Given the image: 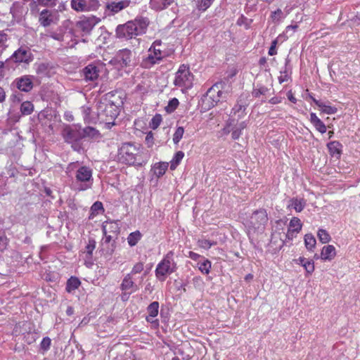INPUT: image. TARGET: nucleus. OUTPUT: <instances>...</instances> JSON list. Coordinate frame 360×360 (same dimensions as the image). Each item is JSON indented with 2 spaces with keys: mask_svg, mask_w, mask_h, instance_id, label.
<instances>
[{
  "mask_svg": "<svg viewBox=\"0 0 360 360\" xmlns=\"http://www.w3.org/2000/svg\"><path fill=\"white\" fill-rule=\"evenodd\" d=\"M247 127V123L245 121H243L240 123L238 124V125L236 127L238 129H240L241 131L243 129H244L245 128H246Z\"/></svg>",
  "mask_w": 360,
  "mask_h": 360,
  "instance_id": "64",
  "label": "nucleus"
},
{
  "mask_svg": "<svg viewBox=\"0 0 360 360\" xmlns=\"http://www.w3.org/2000/svg\"><path fill=\"white\" fill-rule=\"evenodd\" d=\"M268 221L266 210L259 209L252 212L249 219V226L255 230H263Z\"/></svg>",
  "mask_w": 360,
  "mask_h": 360,
  "instance_id": "8",
  "label": "nucleus"
},
{
  "mask_svg": "<svg viewBox=\"0 0 360 360\" xmlns=\"http://www.w3.org/2000/svg\"><path fill=\"white\" fill-rule=\"evenodd\" d=\"M320 110L327 115H333L337 112V108L326 103H322L319 105Z\"/></svg>",
  "mask_w": 360,
  "mask_h": 360,
  "instance_id": "39",
  "label": "nucleus"
},
{
  "mask_svg": "<svg viewBox=\"0 0 360 360\" xmlns=\"http://www.w3.org/2000/svg\"><path fill=\"white\" fill-rule=\"evenodd\" d=\"M184 134V129L182 127H179L176 128L174 134H173V142L175 144H178L180 140L182 139L183 135Z\"/></svg>",
  "mask_w": 360,
  "mask_h": 360,
  "instance_id": "41",
  "label": "nucleus"
},
{
  "mask_svg": "<svg viewBox=\"0 0 360 360\" xmlns=\"http://www.w3.org/2000/svg\"><path fill=\"white\" fill-rule=\"evenodd\" d=\"M51 343V340L49 337L44 338L40 344L41 349L44 351H47L50 348Z\"/></svg>",
  "mask_w": 360,
  "mask_h": 360,
  "instance_id": "50",
  "label": "nucleus"
},
{
  "mask_svg": "<svg viewBox=\"0 0 360 360\" xmlns=\"http://www.w3.org/2000/svg\"><path fill=\"white\" fill-rule=\"evenodd\" d=\"M83 75L86 80L94 81L99 75L98 68L93 64H89L83 69Z\"/></svg>",
  "mask_w": 360,
  "mask_h": 360,
  "instance_id": "18",
  "label": "nucleus"
},
{
  "mask_svg": "<svg viewBox=\"0 0 360 360\" xmlns=\"http://www.w3.org/2000/svg\"><path fill=\"white\" fill-rule=\"evenodd\" d=\"M8 240L5 235H0V251H3L7 247Z\"/></svg>",
  "mask_w": 360,
  "mask_h": 360,
  "instance_id": "52",
  "label": "nucleus"
},
{
  "mask_svg": "<svg viewBox=\"0 0 360 360\" xmlns=\"http://www.w3.org/2000/svg\"><path fill=\"white\" fill-rule=\"evenodd\" d=\"M193 81V75L189 68L185 65H181L176 72L174 84L176 86L189 89L192 86Z\"/></svg>",
  "mask_w": 360,
  "mask_h": 360,
  "instance_id": "7",
  "label": "nucleus"
},
{
  "mask_svg": "<svg viewBox=\"0 0 360 360\" xmlns=\"http://www.w3.org/2000/svg\"><path fill=\"white\" fill-rule=\"evenodd\" d=\"M69 168L75 169V184L77 190L84 191L92 187L94 183L93 171L87 166H78L77 163L70 164Z\"/></svg>",
  "mask_w": 360,
  "mask_h": 360,
  "instance_id": "2",
  "label": "nucleus"
},
{
  "mask_svg": "<svg viewBox=\"0 0 360 360\" xmlns=\"http://www.w3.org/2000/svg\"><path fill=\"white\" fill-rule=\"evenodd\" d=\"M99 22L98 18L95 16L81 18L76 23V27L83 32V35L89 34Z\"/></svg>",
  "mask_w": 360,
  "mask_h": 360,
  "instance_id": "12",
  "label": "nucleus"
},
{
  "mask_svg": "<svg viewBox=\"0 0 360 360\" xmlns=\"http://www.w3.org/2000/svg\"><path fill=\"white\" fill-rule=\"evenodd\" d=\"M294 262L304 268L306 276L311 275L314 271V263L312 260H309L304 257H300L297 259H294Z\"/></svg>",
  "mask_w": 360,
  "mask_h": 360,
  "instance_id": "20",
  "label": "nucleus"
},
{
  "mask_svg": "<svg viewBox=\"0 0 360 360\" xmlns=\"http://www.w3.org/2000/svg\"><path fill=\"white\" fill-rule=\"evenodd\" d=\"M65 141L74 143L82 139V128L77 125L66 126L62 132Z\"/></svg>",
  "mask_w": 360,
  "mask_h": 360,
  "instance_id": "9",
  "label": "nucleus"
},
{
  "mask_svg": "<svg viewBox=\"0 0 360 360\" xmlns=\"http://www.w3.org/2000/svg\"><path fill=\"white\" fill-rule=\"evenodd\" d=\"M307 205V200L303 198L294 197L289 200L288 209H293L297 212H301Z\"/></svg>",
  "mask_w": 360,
  "mask_h": 360,
  "instance_id": "17",
  "label": "nucleus"
},
{
  "mask_svg": "<svg viewBox=\"0 0 360 360\" xmlns=\"http://www.w3.org/2000/svg\"><path fill=\"white\" fill-rule=\"evenodd\" d=\"M148 25L146 18H136L134 21H128L124 25H120L116 28V36L118 38L127 39L134 38L143 32Z\"/></svg>",
  "mask_w": 360,
  "mask_h": 360,
  "instance_id": "1",
  "label": "nucleus"
},
{
  "mask_svg": "<svg viewBox=\"0 0 360 360\" xmlns=\"http://www.w3.org/2000/svg\"><path fill=\"white\" fill-rule=\"evenodd\" d=\"M8 37L4 31H0V49H5L8 45Z\"/></svg>",
  "mask_w": 360,
  "mask_h": 360,
  "instance_id": "46",
  "label": "nucleus"
},
{
  "mask_svg": "<svg viewBox=\"0 0 360 360\" xmlns=\"http://www.w3.org/2000/svg\"><path fill=\"white\" fill-rule=\"evenodd\" d=\"M55 20L54 13L50 10L44 9L39 14V22L43 27L50 26L55 22Z\"/></svg>",
  "mask_w": 360,
  "mask_h": 360,
  "instance_id": "14",
  "label": "nucleus"
},
{
  "mask_svg": "<svg viewBox=\"0 0 360 360\" xmlns=\"http://www.w3.org/2000/svg\"><path fill=\"white\" fill-rule=\"evenodd\" d=\"M276 44H277V40L276 39L274 40L271 42V46L269 48V54L270 56H274V55L276 54Z\"/></svg>",
  "mask_w": 360,
  "mask_h": 360,
  "instance_id": "57",
  "label": "nucleus"
},
{
  "mask_svg": "<svg viewBox=\"0 0 360 360\" xmlns=\"http://www.w3.org/2000/svg\"><path fill=\"white\" fill-rule=\"evenodd\" d=\"M99 6L98 0H71L72 8L77 12L96 11Z\"/></svg>",
  "mask_w": 360,
  "mask_h": 360,
  "instance_id": "10",
  "label": "nucleus"
},
{
  "mask_svg": "<svg viewBox=\"0 0 360 360\" xmlns=\"http://www.w3.org/2000/svg\"><path fill=\"white\" fill-rule=\"evenodd\" d=\"M162 117L159 114H157L155 115L151 120L150 122V127L152 128L153 129H157L160 123L162 122Z\"/></svg>",
  "mask_w": 360,
  "mask_h": 360,
  "instance_id": "45",
  "label": "nucleus"
},
{
  "mask_svg": "<svg viewBox=\"0 0 360 360\" xmlns=\"http://www.w3.org/2000/svg\"><path fill=\"white\" fill-rule=\"evenodd\" d=\"M173 257L174 252L172 251H169L164 257L162 260H161V262L157 265L155 276L158 280L164 281L167 275L175 271L176 265Z\"/></svg>",
  "mask_w": 360,
  "mask_h": 360,
  "instance_id": "5",
  "label": "nucleus"
},
{
  "mask_svg": "<svg viewBox=\"0 0 360 360\" xmlns=\"http://www.w3.org/2000/svg\"><path fill=\"white\" fill-rule=\"evenodd\" d=\"M174 0H150V6L157 11L163 10L170 6Z\"/></svg>",
  "mask_w": 360,
  "mask_h": 360,
  "instance_id": "25",
  "label": "nucleus"
},
{
  "mask_svg": "<svg viewBox=\"0 0 360 360\" xmlns=\"http://www.w3.org/2000/svg\"><path fill=\"white\" fill-rule=\"evenodd\" d=\"M34 110V105L30 101H25L20 105V111L22 115H29Z\"/></svg>",
  "mask_w": 360,
  "mask_h": 360,
  "instance_id": "36",
  "label": "nucleus"
},
{
  "mask_svg": "<svg viewBox=\"0 0 360 360\" xmlns=\"http://www.w3.org/2000/svg\"><path fill=\"white\" fill-rule=\"evenodd\" d=\"M107 225V232H113L115 233H117L119 232V226L117 223L116 222H110L106 223Z\"/></svg>",
  "mask_w": 360,
  "mask_h": 360,
  "instance_id": "49",
  "label": "nucleus"
},
{
  "mask_svg": "<svg viewBox=\"0 0 360 360\" xmlns=\"http://www.w3.org/2000/svg\"><path fill=\"white\" fill-rule=\"evenodd\" d=\"M91 210L93 212H98L99 211H103V206L102 202L97 201L94 202L91 207Z\"/></svg>",
  "mask_w": 360,
  "mask_h": 360,
  "instance_id": "54",
  "label": "nucleus"
},
{
  "mask_svg": "<svg viewBox=\"0 0 360 360\" xmlns=\"http://www.w3.org/2000/svg\"><path fill=\"white\" fill-rule=\"evenodd\" d=\"M296 233L294 232L293 231H290V229H288V232L286 233V237L288 238V239H292L293 237L295 236V234Z\"/></svg>",
  "mask_w": 360,
  "mask_h": 360,
  "instance_id": "63",
  "label": "nucleus"
},
{
  "mask_svg": "<svg viewBox=\"0 0 360 360\" xmlns=\"http://www.w3.org/2000/svg\"><path fill=\"white\" fill-rule=\"evenodd\" d=\"M278 80L280 83H283L288 80V73L285 70L281 72V75L278 77Z\"/></svg>",
  "mask_w": 360,
  "mask_h": 360,
  "instance_id": "59",
  "label": "nucleus"
},
{
  "mask_svg": "<svg viewBox=\"0 0 360 360\" xmlns=\"http://www.w3.org/2000/svg\"><path fill=\"white\" fill-rule=\"evenodd\" d=\"M179 103L178 99L176 98H173L169 101L168 105L166 106V111L168 112H172L174 111L176 108L178 107Z\"/></svg>",
  "mask_w": 360,
  "mask_h": 360,
  "instance_id": "44",
  "label": "nucleus"
},
{
  "mask_svg": "<svg viewBox=\"0 0 360 360\" xmlns=\"http://www.w3.org/2000/svg\"><path fill=\"white\" fill-rule=\"evenodd\" d=\"M283 11L281 9H277L274 12H272L271 18L274 22L278 21L281 18Z\"/></svg>",
  "mask_w": 360,
  "mask_h": 360,
  "instance_id": "51",
  "label": "nucleus"
},
{
  "mask_svg": "<svg viewBox=\"0 0 360 360\" xmlns=\"http://www.w3.org/2000/svg\"><path fill=\"white\" fill-rule=\"evenodd\" d=\"M11 58L15 63H29L32 59V54L27 47H20L15 51Z\"/></svg>",
  "mask_w": 360,
  "mask_h": 360,
  "instance_id": "13",
  "label": "nucleus"
},
{
  "mask_svg": "<svg viewBox=\"0 0 360 360\" xmlns=\"http://www.w3.org/2000/svg\"><path fill=\"white\" fill-rule=\"evenodd\" d=\"M316 243V239L312 234L308 233L304 236V244L308 250L313 251Z\"/></svg>",
  "mask_w": 360,
  "mask_h": 360,
  "instance_id": "33",
  "label": "nucleus"
},
{
  "mask_svg": "<svg viewBox=\"0 0 360 360\" xmlns=\"http://www.w3.org/2000/svg\"><path fill=\"white\" fill-rule=\"evenodd\" d=\"M82 139H98L101 138V134L98 130L91 127H87L82 129Z\"/></svg>",
  "mask_w": 360,
  "mask_h": 360,
  "instance_id": "24",
  "label": "nucleus"
},
{
  "mask_svg": "<svg viewBox=\"0 0 360 360\" xmlns=\"http://www.w3.org/2000/svg\"><path fill=\"white\" fill-rule=\"evenodd\" d=\"M241 131H242L240 129H238L237 127H236L231 134L232 139L234 140L239 139L241 135Z\"/></svg>",
  "mask_w": 360,
  "mask_h": 360,
  "instance_id": "58",
  "label": "nucleus"
},
{
  "mask_svg": "<svg viewBox=\"0 0 360 360\" xmlns=\"http://www.w3.org/2000/svg\"><path fill=\"white\" fill-rule=\"evenodd\" d=\"M302 227V224L300 219L297 217H292L289 223L288 229L293 231L296 233H299Z\"/></svg>",
  "mask_w": 360,
  "mask_h": 360,
  "instance_id": "29",
  "label": "nucleus"
},
{
  "mask_svg": "<svg viewBox=\"0 0 360 360\" xmlns=\"http://www.w3.org/2000/svg\"><path fill=\"white\" fill-rule=\"evenodd\" d=\"M81 284L80 281L77 278L72 276L69 278L66 283V291L68 292H72L75 290L77 289Z\"/></svg>",
  "mask_w": 360,
  "mask_h": 360,
  "instance_id": "27",
  "label": "nucleus"
},
{
  "mask_svg": "<svg viewBox=\"0 0 360 360\" xmlns=\"http://www.w3.org/2000/svg\"><path fill=\"white\" fill-rule=\"evenodd\" d=\"M287 97L290 101H291L293 103H295L297 102V99L293 96V94L292 91H288L287 93Z\"/></svg>",
  "mask_w": 360,
  "mask_h": 360,
  "instance_id": "60",
  "label": "nucleus"
},
{
  "mask_svg": "<svg viewBox=\"0 0 360 360\" xmlns=\"http://www.w3.org/2000/svg\"><path fill=\"white\" fill-rule=\"evenodd\" d=\"M168 168L167 162H159L154 166V173L158 177L163 176Z\"/></svg>",
  "mask_w": 360,
  "mask_h": 360,
  "instance_id": "30",
  "label": "nucleus"
},
{
  "mask_svg": "<svg viewBox=\"0 0 360 360\" xmlns=\"http://www.w3.org/2000/svg\"><path fill=\"white\" fill-rule=\"evenodd\" d=\"M245 107L243 104L237 103L233 108L231 112V116H234L237 115L238 120L241 119L245 115Z\"/></svg>",
  "mask_w": 360,
  "mask_h": 360,
  "instance_id": "28",
  "label": "nucleus"
},
{
  "mask_svg": "<svg viewBox=\"0 0 360 360\" xmlns=\"http://www.w3.org/2000/svg\"><path fill=\"white\" fill-rule=\"evenodd\" d=\"M81 111L83 115L84 120L85 122H90L91 120L90 117L91 108L88 106L84 105L81 108Z\"/></svg>",
  "mask_w": 360,
  "mask_h": 360,
  "instance_id": "48",
  "label": "nucleus"
},
{
  "mask_svg": "<svg viewBox=\"0 0 360 360\" xmlns=\"http://www.w3.org/2000/svg\"><path fill=\"white\" fill-rule=\"evenodd\" d=\"M269 91V89L264 86H257L254 88L252 92V96L258 98L262 95H265Z\"/></svg>",
  "mask_w": 360,
  "mask_h": 360,
  "instance_id": "40",
  "label": "nucleus"
},
{
  "mask_svg": "<svg viewBox=\"0 0 360 360\" xmlns=\"http://www.w3.org/2000/svg\"><path fill=\"white\" fill-rule=\"evenodd\" d=\"M184 157V153L182 151H178L175 153L174 156L173 157L172 160L170 162V169L172 170H174L176 167L179 165L181 161Z\"/></svg>",
  "mask_w": 360,
  "mask_h": 360,
  "instance_id": "32",
  "label": "nucleus"
},
{
  "mask_svg": "<svg viewBox=\"0 0 360 360\" xmlns=\"http://www.w3.org/2000/svg\"><path fill=\"white\" fill-rule=\"evenodd\" d=\"M198 244L200 248L205 249V250H208L212 246L215 245L217 244V243L207 240V239H201V240H198Z\"/></svg>",
  "mask_w": 360,
  "mask_h": 360,
  "instance_id": "42",
  "label": "nucleus"
},
{
  "mask_svg": "<svg viewBox=\"0 0 360 360\" xmlns=\"http://www.w3.org/2000/svg\"><path fill=\"white\" fill-rule=\"evenodd\" d=\"M103 232L105 237L104 241L103 242L102 245H104L105 244L109 245L112 240V237L110 235H107V225L103 226Z\"/></svg>",
  "mask_w": 360,
  "mask_h": 360,
  "instance_id": "53",
  "label": "nucleus"
},
{
  "mask_svg": "<svg viewBox=\"0 0 360 360\" xmlns=\"http://www.w3.org/2000/svg\"><path fill=\"white\" fill-rule=\"evenodd\" d=\"M141 238V233L139 231L131 233L127 237V242L131 247L136 245Z\"/></svg>",
  "mask_w": 360,
  "mask_h": 360,
  "instance_id": "31",
  "label": "nucleus"
},
{
  "mask_svg": "<svg viewBox=\"0 0 360 360\" xmlns=\"http://www.w3.org/2000/svg\"><path fill=\"white\" fill-rule=\"evenodd\" d=\"M309 120L313 126L321 134L326 132L327 127L326 124L317 117L316 113L311 112Z\"/></svg>",
  "mask_w": 360,
  "mask_h": 360,
  "instance_id": "23",
  "label": "nucleus"
},
{
  "mask_svg": "<svg viewBox=\"0 0 360 360\" xmlns=\"http://www.w3.org/2000/svg\"><path fill=\"white\" fill-rule=\"evenodd\" d=\"M224 86V83L217 82L207 90L201 99L202 107L205 110L213 108L223 98L222 89Z\"/></svg>",
  "mask_w": 360,
  "mask_h": 360,
  "instance_id": "4",
  "label": "nucleus"
},
{
  "mask_svg": "<svg viewBox=\"0 0 360 360\" xmlns=\"http://www.w3.org/2000/svg\"><path fill=\"white\" fill-rule=\"evenodd\" d=\"M38 2L45 6H54L58 0H37Z\"/></svg>",
  "mask_w": 360,
  "mask_h": 360,
  "instance_id": "56",
  "label": "nucleus"
},
{
  "mask_svg": "<svg viewBox=\"0 0 360 360\" xmlns=\"http://www.w3.org/2000/svg\"><path fill=\"white\" fill-rule=\"evenodd\" d=\"M144 269V264L142 262H139L136 263L129 274H131V276L134 274H140Z\"/></svg>",
  "mask_w": 360,
  "mask_h": 360,
  "instance_id": "47",
  "label": "nucleus"
},
{
  "mask_svg": "<svg viewBox=\"0 0 360 360\" xmlns=\"http://www.w3.org/2000/svg\"><path fill=\"white\" fill-rule=\"evenodd\" d=\"M282 101V98H280V97H277V96H275V97H273L271 98L269 102L271 104H278V103H280Z\"/></svg>",
  "mask_w": 360,
  "mask_h": 360,
  "instance_id": "61",
  "label": "nucleus"
},
{
  "mask_svg": "<svg viewBox=\"0 0 360 360\" xmlns=\"http://www.w3.org/2000/svg\"><path fill=\"white\" fill-rule=\"evenodd\" d=\"M317 236L322 243H326L330 240V236L329 233L323 229H319Z\"/></svg>",
  "mask_w": 360,
  "mask_h": 360,
  "instance_id": "38",
  "label": "nucleus"
},
{
  "mask_svg": "<svg viewBox=\"0 0 360 360\" xmlns=\"http://www.w3.org/2000/svg\"><path fill=\"white\" fill-rule=\"evenodd\" d=\"M214 0H198V8L201 11H206L212 4Z\"/></svg>",
  "mask_w": 360,
  "mask_h": 360,
  "instance_id": "43",
  "label": "nucleus"
},
{
  "mask_svg": "<svg viewBox=\"0 0 360 360\" xmlns=\"http://www.w3.org/2000/svg\"><path fill=\"white\" fill-rule=\"evenodd\" d=\"M15 82L17 88L22 91L28 92L33 88V82L31 77L29 75H25L16 79Z\"/></svg>",
  "mask_w": 360,
  "mask_h": 360,
  "instance_id": "15",
  "label": "nucleus"
},
{
  "mask_svg": "<svg viewBox=\"0 0 360 360\" xmlns=\"http://www.w3.org/2000/svg\"><path fill=\"white\" fill-rule=\"evenodd\" d=\"M153 134L150 131L147 134L146 136V144L148 145V147H152L153 143H154V141H153Z\"/></svg>",
  "mask_w": 360,
  "mask_h": 360,
  "instance_id": "55",
  "label": "nucleus"
},
{
  "mask_svg": "<svg viewBox=\"0 0 360 360\" xmlns=\"http://www.w3.org/2000/svg\"><path fill=\"white\" fill-rule=\"evenodd\" d=\"M96 240L94 238H89L88 243L85 248L86 257L90 259L92 257L93 251L96 248Z\"/></svg>",
  "mask_w": 360,
  "mask_h": 360,
  "instance_id": "35",
  "label": "nucleus"
},
{
  "mask_svg": "<svg viewBox=\"0 0 360 360\" xmlns=\"http://www.w3.org/2000/svg\"><path fill=\"white\" fill-rule=\"evenodd\" d=\"M162 42L155 41L148 51V55L143 58L142 65L146 68H150L155 64L159 63L165 57V53L160 48Z\"/></svg>",
  "mask_w": 360,
  "mask_h": 360,
  "instance_id": "6",
  "label": "nucleus"
},
{
  "mask_svg": "<svg viewBox=\"0 0 360 360\" xmlns=\"http://www.w3.org/2000/svg\"><path fill=\"white\" fill-rule=\"evenodd\" d=\"M120 288L123 291H127L131 290V292L129 293L135 292L138 290L137 285L133 281L131 274H127L124 277L120 285Z\"/></svg>",
  "mask_w": 360,
  "mask_h": 360,
  "instance_id": "19",
  "label": "nucleus"
},
{
  "mask_svg": "<svg viewBox=\"0 0 360 360\" xmlns=\"http://www.w3.org/2000/svg\"><path fill=\"white\" fill-rule=\"evenodd\" d=\"M141 153L140 145L124 143L118 150L117 159L121 163L134 165L136 163L137 158Z\"/></svg>",
  "mask_w": 360,
  "mask_h": 360,
  "instance_id": "3",
  "label": "nucleus"
},
{
  "mask_svg": "<svg viewBox=\"0 0 360 360\" xmlns=\"http://www.w3.org/2000/svg\"><path fill=\"white\" fill-rule=\"evenodd\" d=\"M200 257V255L195 252H189V257L193 260L198 259Z\"/></svg>",
  "mask_w": 360,
  "mask_h": 360,
  "instance_id": "62",
  "label": "nucleus"
},
{
  "mask_svg": "<svg viewBox=\"0 0 360 360\" xmlns=\"http://www.w3.org/2000/svg\"><path fill=\"white\" fill-rule=\"evenodd\" d=\"M199 270L204 274H208L210 271L212 264L208 259H204L202 262H199Z\"/></svg>",
  "mask_w": 360,
  "mask_h": 360,
  "instance_id": "37",
  "label": "nucleus"
},
{
  "mask_svg": "<svg viewBox=\"0 0 360 360\" xmlns=\"http://www.w3.org/2000/svg\"><path fill=\"white\" fill-rule=\"evenodd\" d=\"M97 110L98 116H105L106 117L113 119L117 115V106L106 99L100 101L97 104Z\"/></svg>",
  "mask_w": 360,
  "mask_h": 360,
  "instance_id": "11",
  "label": "nucleus"
},
{
  "mask_svg": "<svg viewBox=\"0 0 360 360\" xmlns=\"http://www.w3.org/2000/svg\"><path fill=\"white\" fill-rule=\"evenodd\" d=\"M327 147L332 155L341 153L342 145L338 141H331L327 144Z\"/></svg>",
  "mask_w": 360,
  "mask_h": 360,
  "instance_id": "34",
  "label": "nucleus"
},
{
  "mask_svg": "<svg viewBox=\"0 0 360 360\" xmlns=\"http://www.w3.org/2000/svg\"><path fill=\"white\" fill-rule=\"evenodd\" d=\"M131 56V51L129 49L121 50L118 54V58H120V60L125 66L130 65Z\"/></svg>",
  "mask_w": 360,
  "mask_h": 360,
  "instance_id": "26",
  "label": "nucleus"
},
{
  "mask_svg": "<svg viewBox=\"0 0 360 360\" xmlns=\"http://www.w3.org/2000/svg\"><path fill=\"white\" fill-rule=\"evenodd\" d=\"M159 311V303L158 302H153L147 307V312L148 315L146 316V321L155 326L158 325V321L155 319L158 316Z\"/></svg>",
  "mask_w": 360,
  "mask_h": 360,
  "instance_id": "16",
  "label": "nucleus"
},
{
  "mask_svg": "<svg viewBox=\"0 0 360 360\" xmlns=\"http://www.w3.org/2000/svg\"><path fill=\"white\" fill-rule=\"evenodd\" d=\"M129 0H122L119 2H111L107 4L106 7L113 14L127 8L130 4Z\"/></svg>",
  "mask_w": 360,
  "mask_h": 360,
  "instance_id": "21",
  "label": "nucleus"
},
{
  "mask_svg": "<svg viewBox=\"0 0 360 360\" xmlns=\"http://www.w3.org/2000/svg\"><path fill=\"white\" fill-rule=\"evenodd\" d=\"M336 255L335 248L332 245H328L322 248L321 259L324 261H331Z\"/></svg>",
  "mask_w": 360,
  "mask_h": 360,
  "instance_id": "22",
  "label": "nucleus"
}]
</instances>
